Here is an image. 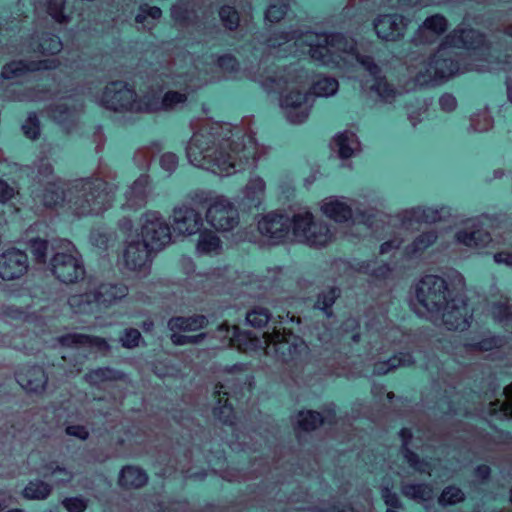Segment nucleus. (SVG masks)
<instances>
[{
  "label": "nucleus",
  "instance_id": "56",
  "mask_svg": "<svg viewBox=\"0 0 512 512\" xmlns=\"http://www.w3.org/2000/svg\"><path fill=\"white\" fill-rule=\"evenodd\" d=\"M287 1L281 0L280 4H271L265 13L266 20L272 23L280 21L287 13Z\"/></svg>",
  "mask_w": 512,
  "mask_h": 512
},
{
  "label": "nucleus",
  "instance_id": "55",
  "mask_svg": "<svg viewBox=\"0 0 512 512\" xmlns=\"http://www.w3.org/2000/svg\"><path fill=\"white\" fill-rule=\"evenodd\" d=\"M25 136L29 139H36L40 134V123L35 113H30L22 125Z\"/></svg>",
  "mask_w": 512,
  "mask_h": 512
},
{
  "label": "nucleus",
  "instance_id": "7",
  "mask_svg": "<svg viewBox=\"0 0 512 512\" xmlns=\"http://www.w3.org/2000/svg\"><path fill=\"white\" fill-rule=\"evenodd\" d=\"M367 331L372 338L371 351L369 353V363L364 369L357 372L359 376L370 377L373 375H383L399 366H409L413 363V357L409 353H400L388 360H383L381 351L389 345L395 343L396 340L401 342L409 339L400 328L390 325L386 315L381 313L377 317H373L366 323Z\"/></svg>",
  "mask_w": 512,
  "mask_h": 512
},
{
  "label": "nucleus",
  "instance_id": "28",
  "mask_svg": "<svg viewBox=\"0 0 512 512\" xmlns=\"http://www.w3.org/2000/svg\"><path fill=\"white\" fill-rule=\"evenodd\" d=\"M448 28V20L441 14H434L427 17L418 28L415 35V41L418 43L434 42L439 36L444 34Z\"/></svg>",
  "mask_w": 512,
  "mask_h": 512
},
{
  "label": "nucleus",
  "instance_id": "24",
  "mask_svg": "<svg viewBox=\"0 0 512 512\" xmlns=\"http://www.w3.org/2000/svg\"><path fill=\"white\" fill-rule=\"evenodd\" d=\"M151 251L140 238L129 240L123 254L125 266L131 271L146 272L151 263Z\"/></svg>",
  "mask_w": 512,
  "mask_h": 512
},
{
  "label": "nucleus",
  "instance_id": "20",
  "mask_svg": "<svg viewBox=\"0 0 512 512\" xmlns=\"http://www.w3.org/2000/svg\"><path fill=\"white\" fill-rule=\"evenodd\" d=\"M28 257L19 249H8L0 255V277L13 280L23 276L28 270Z\"/></svg>",
  "mask_w": 512,
  "mask_h": 512
},
{
  "label": "nucleus",
  "instance_id": "36",
  "mask_svg": "<svg viewBox=\"0 0 512 512\" xmlns=\"http://www.w3.org/2000/svg\"><path fill=\"white\" fill-rule=\"evenodd\" d=\"M196 250L201 255H218L222 250V241L211 230L199 232Z\"/></svg>",
  "mask_w": 512,
  "mask_h": 512
},
{
  "label": "nucleus",
  "instance_id": "30",
  "mask_svg": "<svg viewBox=\"0 0 512 512\" xmlns=\"http://www.w3.org/2000/svg\"><path fill=\"white\" fill-rule=\"evenodd\" d=\"M59 342L64 347H89L97 351H106L109 348L106 340L100 337L89 336L82 333H69L59 338Z\"/></svg>",
  "mask_w": 512,
  "mask_h": 512
},
{
  "label": "nucleus",
  "instance_id": "51",
  "mask_svg": "<svg viewBox=\"0 0 512 512\" xmlns=\"http://www.w3.org/2000/svg\"><path fill=\"white\" fill-rule=\"evenodd\" d=\"M463 500H464V493L460 488L455 487V486H448L441 493V495L439 497V504H441L443 506L453 505V504L459 503Z\"/></svg>",
  "mask_w": 512,
  "mask_h": 512
},
{
  "label": "nucleus",
  "instance_id": "37",
  "mask_svg": "<svg viewBox=\"0 0 512 512\" xmlns=\"http://www.w3.org/2000/svg\"><path fill=\"white\" fill-rule=\"evenodd\" d=\"M122 377V374L110 368H98L88 373L85 378L93 386L107 388L112 382Z\"/></svg>",
  "mask_w": 512,
  "mask_h": 512
},
{
  "label": "nucleus",
  "instance_id": "50",
  "mask_svg": "<svg viewBox=\"0 0 512 512\" xmlns=\"http://www.w3.org/2000/svg\"><path fill=\"white\" fill-rule=\"evenodd\" d=\"M339 296V289L332 287L327 291H323L319 294L315 307L324 311L327 316L331 315L329 308L334 304L336 298Z\"/></svg>",
  "mask_w": 512,
  "mask_h": 512
},
{
  "label": "nucleus",
  "instance_id": "3",
  "mask_svg": "<svg viewBox=\"0 0 512 512\" xmlns=\"http://www.w3.org/2000/svg\"><path fill=\"white\" fill-rule=\"evenodd\" d=\"M162 86L166 91L161 96L148 92L138 99L134 90L122 81H114L107 85L96 101L107 109L130 112H170L184 107L188 96L201 85L220 80L219 76L208 75V69L199 71L195 78L188 71H171L160 75Z\"/></svg>",
  "mask_w": 512,
  "mask_h": 512
},
{
  "label": "nucleus",
  "instance_id": "6",
  "mask_svg": "<svg viewBox=\"0 0 512 512\" xmlns=\"http://www.w3.org/2000/svg\"><path fill=\"white\" fill-rule=\"evenodd\" d=\"M23 2L24 0H19ZM34 6V26L35 30L32 35L27 33L23 23L27 22L28 16L23 19L13 18L12 20L0 21V32L18 29L20 43L13 45V53L29 56V55H45L56 54L62 49V42L59 37L40 29L45 27L50 20L57 23L67 22L68 17L63 12L64 0H39L33 3Z\"/></svg>",
  "mask_w": 512,
  "mask_h": 512
},
{
  "label": "nucleus",
  "instance_id": "59",
  "mask_svg": "<svg viewBox=\"0 0 512 512\" xmlns=\"http://www.w3.org/2000/svg\"><path fill=\"white\" fill-rule=\"evenodd\" d=\"M141 339V333L134 328L125 329L123 336L120 338L121 344L125 348H134L138 346Z\"/></svg>",
  "mask_w": 512,
  "mask_h": 512
},
{
  "label": "nucleus",
  "instance_id": "33",
  "mask_svg": "<svg viewBox=\"0 0 512 512\" xmlns=\"http://www.w3.org/2000/svg\"><path fill=\"white\" fill-rule=\"evenodd\" d=\"M437 238L438 236L433 230L418 235L412 243L405 247L403 252L405 260L419 259L422 254L436 242Z\"/></svg>",
  "mask_w": 512,
  "mask_h": 512
},
{
  "label": "nucleus",
  "instance_id": "45",
  "mask_svg": "<svg viewBox=\"0 0 512 512\" xmlns=\"http://www.w3.org/2000/svg\"><path fill=\"white\" fill-rule=\"evenodd\" d=\"M338 81L332 77H320L312 83V94L318 97H329L338 90Z\"/></svg>",
  "mask_w": 512,
  "mask_h": 512
},
{
  "label": "nucleus",
  "instance_id": "15",
  "mask_svg": "<svg viewBox=\"0 0 512 512\" xmlns=\"http://www.w3.org/2000/svg\"><path fill=\"white\" fill-rule=\"evenodd\" d=\"M484 226L493 227V221L488 215H482L471 220V230H459L456 235L458 244L477 250L485 248H496V241L490 233L483 229Z\"/></svg>",
  "mask_w": 512,
  "mask_h": 512
},
{
  "label": "nucleus",
  "instance_id": "17",
  "mask_svg": "<svg viewBox=\"0 0 512 512\" xmlns=\"http://www.w3.org/2000/svg\"><path fill=\"white\" fill-rule=\"evenodd\" d=\"M397 267L405 269L407 265L402 263L400 265L394 264L390 266L389 264H380L377 260L368 262L355 261L354 263H350L342 259L336 260L333 263V269L338 272H343L345 275L352 276L354 273L359 272L370 275L376 279H386Z\"/></svg>",
  "mask_w": 512,
  "mask_h": 512
},
{
  "label": "nucleus",
  "instance_id": "58",
  "mask_svg": "<svg viewBox=\"0 0 512 512\" xmlns=\"http://www.w3.org/2000/svg\"><path fill=\"white\" fill-rule=\"evenodd\" d=\"M111 235L103 229H95L90 234L91 243L101 249H106L109 246Z\"/></svg>",
  "mask_w": 512,
  "mask_h": 512
},
{
  "label": "nucleus",
  "instance_id": "41",
  "mask_svg": "<svg viewBox=\"0 0 512 512\" xmlns=\"http://www.w3.org/2000/svg\"><path fill=\"white\" fill-rule=\"evenodd\" d=\"M33 469L44 477H55V480L59 483H65L70 481L72 473L67 469L56 465L53 462H45L39 467H33Z\"/></svg>",
  "mask_w": 512,
  "mask_h": 512
},
{
  "label": "nucleus",
  "instance_id": "43",
  "mask_svg": "<svg viewBox=\"0 0 512 512\" xmlns=\"http://www.w3.org/2000/svg\"><path fill=\"white\" fill-rule=\"evenodd\" d=\"M503 346V339L496 336H487L480 341H472L464 344L463 349L468 353L491 351Z\"/></svg>",
  "mask_w": 512,
  "mask_h": 512
},
{
  "label": "nucleus",
  "instance_id": "40",
  "mask_svg": "<svg viewBox=\"0 0 512 512\" xmlns=\"http://www.w3.org/2000/svg\"><path fill=\"white\" fill-rule=\"evenodd\" d=\"M214 67L221 70L224 73V78L227 79H238L241 78L239 71V63L235 57L229 54L218 57L216 60L213 59Z\"/></svg>",
  "mask_w": 512,
  "mask_h": 512
},
{
  "label": "nucleus",
  "instance_id": "44",
  "mask_svg": "<svg viewBox=\"0 0 512 512\" xmlns=\"http://www.w3.org/2000/svg\"><path fill=\"white\" fill-rule=\"evenodd\" d=\"M325 420L330 421V416L323 417L320 413L311 410L300 412L297 416L298 427L304 431L316 429Z\"/></svg>",
  "mask_w": 512,
  "mask_h": 512
},
{
  "label": "nucleus",
  "instance_id": "57",
  "mask_svg": "<svg viewBox=\"0 0 512 512\" xmlns=\"http://www.w3.org/2000/svg\"><path fill=\"white\" fill-rule=\"evenodd\" d=\"M161 14L162 12L160 8L143 5L140 7V12L136 16V22L146 27L147 25L145 22L148 17H150L152 20H156L161 17Z\"/></svg>",
  "mask_w": 512,
  "mask_h": 512
},
{
  "label": "nucleus",
  "instance_id": "22",
  "mask_svg": "<svg viewBox=\"0 0 512 512\" xmlns=\"http://www.w3.org/2000/svg\"><path fill=\"white\" fill-rule=\"evenodd\" d=\"M57 61L55 59L49 60H28L21 59L12 61L6 64L1 72L4 79H19L26 77L28 74L42 70L55 69Z\"/></svg>",
  "mask_w": 512,
  "mask_h": 512
},
{
  "label": "nucleus",
  "instance_id": "27",
  "mask_svg": "<svg viewBox=\"0 0 512 512\" xmlns=\"http://www.w3.org/2000/svg\"><path fill=\"white\" fill-rule=\"evenodd\" d=\"M82 107L72 96H60L59 102L50 108L51 117L66 130H70L77 120L78 110Z\"/></svg>",
  "mask_w": 512,
  "mask_h": 512
},
{
  "label": "nucleus",
  "instance_id": "26",
  "mask_svg": "<svg viewBox=\"0 0 512 512\" xmlns=\"http://www.w3.org/2000/svg\"><path fill=\"white\" fill-rule=\"evenodd\" d=\"M408 21L398 14H386L379 16L374 21V29L377 36L386 41H395L403 37Z\"/></svg>",
  "mask_w": 512,
  "mask_h": 512
},
{
  "label": "nucleus",
  "instance_id": "10",
  "mask_svg": "<svg viewBox=\"0 0 512 512\" xmlns=\"http://www.w3.org/2000/svg\"><path fill=\"white\" fill-rule=\"evenodd\" d=\"M128 287L119 282H104L83 294L71 295L68 303L75 313L96 314L126 297Z\"/></svg>",
  "mask_w": 512,
  "mask_h": 512
},
{
  "label": "nucleus",
  "instance_id": "54",
  "mask_svg": "<svg viewBox=\"0 0 512 512\" xmlns=\"http://www.w3.org/2000/svg\"><path fill=\"white\" fill-rule=\"evenodd\" d=\"M219 16L223 24L229 29L234 30L238 27L239 16L237 11L231 6H223L219 11Z\"/></svg>",
  "mask_w": 512,
  "mask_h": 512
},
{
  "label": "nucleus",
  "instance_id": "25",
  "mask_svg": "<svg viewBox=\"0 0 512 512\" xmlns=\"http://www.w3.org/2000/svg\"><path fill=\"white\" fill-rule=\"evenodd\" d=\"M448 214L446 208L440 210L430 207H415L403 211L400 214L401 228L404 230H414L421 223H432L441 220Z\"/></svg>",
  "mask_w": 512,
  "mask_h": 512
},
{
  "label": "nucleus",
  "instance_id": "63",
  "mask_svg": "<svg viewBox=\"0 0 512 512\" xmlns=\"http://www.w3.org/2000/svg\"><path fill=\"white\" fill-rule=\"evenodd\" d=\"M63 505L69 512H83L87 507L86 502L79 497L66 498Z\"/></svg>",
  "mask_w": 512,
  "mask_h": 512
},
{
  "label": "nucleus",
  "instance_id": "2",
  "mask_svg": "<svg viewBox=\"0 0 512 512\" xmlns=\"http://www.w3.org/2000/svg\"><path fill=\"white\" fill-rule=\"evenodd\" d=\"M262 149L252 134H242L230 124L206 123L186 146L189 162L219 176L254 169Z\"/></svg>",
  "mask_w": 512,
  "mask_h": 512
},
{
  "label": "nucleus",
  "instance_id": "35",
  "mask_svg": "<svg viewBox=\"0 0 512 512\" xmlns=\"http://www.w3.org/2000/svg\"><path fill=\"white\" fill-rule=\"evenodd\" d=\"M400 437L402 439V452L407 463L412 467L415 471L420 473H427L429 475L432 474L433 468L430 462L419 460L417 454L412 452L408 445L409 440L412 437L411 431L408 428H403L400 431Z\"/></svg>",
  "mask_w": 512,
  "mask_h": 512
},
{
  "label": "nucleus",
  "instance_id": "14",
  "mask_svg": "<svg viewBox=\"0 0 512 512\" xmlns=\"http://www.w3.org/2000/svg\"><path fill=\"white\" fill-rule=\"evenodd\" d=\"M207 223L219 232H229L239 224V212L234 202L225 195L217 198L207 207L205 212Z\"/></svg>",
  "mask_w": 512,
  "mask_h": 512
},
{
  "label": "nucleus",
  "instance_id": "47",
  "mask_svg": "<svg viewBox=\"0 0 512 512\" xmlns=\"http://www.w3.org/2000/svg\"><path fill=\"white\" fill-rule=\"evenodd\" d=\"M53 242V240L51 241ZM51 244L47 240L41 238H33L29 240L30 251L38 263H46L48 248Z\"/></svg>",
  "mask_w": 512,
  "mask_h": 512
},
{
  "label": "nucleus",
  "instance_id": "48",
  "mask_svg": "<svg viewBox=\"0 0 512 512\" xmlns=\"http://www.w3.org/2000/svg\"><path fill=\"white\" fill-rule=\"evenodd\" d=\"M219 194L210 189L198 188L190 191L187 198L196 205H208L218 197Z\"/></svg>",
  "mask_w": 512,
  "mask_h": 512
},
{
  "label": "nucleus",
  "instance_id": "4",
  "mask_svg": "<svg viewBox=\"0 0 512 512\" xmlns=\"http://www.w3.org/2000/svg\"><path fill=\"white\" fill-rule=\"evenodd\" d=\"M28 177L46 182L42 195H37L46 207L67 206L77 216L98 215L114 201L115 188L100 178L77 179L71 183L53 181V169L46 157H40L33 168L26 167Z\"/></svg>",
  "mask_w": 512,
  "mask_h": 512
},
{
  "label": "nucleus",
  "instance_id": "39",
  "mask_svg": "<svg viewBox=\"0 0 512 512\" xmlns=\"http://www.w3.org/2000/svg\"><path fill=\"white\" fill-rule=\"evenodd\" d=\"M146 473L134 466L124 467L119 476V484L123 487L138 488L147 482Z\"/></svg>",
  "mask_w": 512,
  "mask_h": 512
},
{
  "label": "nucleus",
  "instance_id": "61",
  "mask_svg": "<svg viewBox=\"0 0 512 512\" xmlns=\"http://www.w3.org/2000/svg\"><path fill=\"white\" fill-rule=\"evenodd\" d=\"M172 18L180 24H186L190 19V12L185 3H177L171 9Z\"/></svg>",
  "mask_w": 512,
  "mask_h": 512
},
{
  "label": "nucleus",
  "instance_id": "64",
  "mask_svg": "<svg viewBox=\"0 0 512 512\" xmlns=\"http://www.w3.org/2000/svg\"><path fill=\"white\" fill-rule=\"evenodd\" d=\"M439 105L443 111L451 112L456 108L457 100L452 94L445 93L440 97Z\"/></svg>",
  "mask_w": 512,
  "mask_h": 512
},
{
  "label": "nucleus",
  "instance_id": "52",
  "mask_svg": "<svg viewBox=\"0 0 512 512\" xmlns=\"http://www.w3.org/2000/svg\"><path fill=\"white\" fill-rule=\"evenodd\" d=\"M492 127V118L487 109L471 117V129L475 132H484Z\"/></svg>",
  "mask_w": 512,
  "mask_h": 512
},
{
  "label": "nucleus",
  "instance_id": "5",
  "mask_svg": "<svg viewBox=\"0 0 512 512\" xmlns=\"http://www.w3.org/2000/svg\"><path fill=\"white\" fill-rule=\"evenodd\" d=\"M414 311L436 324L441 322L448 330H465L472 317L466 301L461 296L452 297L445 280L436 275H426L415 285Z\"/></svg>",
  "mask_w": 512,
  "mask_h": 512
},
{
  "label": "nucleus",
  "instance_id": "18",
  "mask_svg": "<svg viewBox=\"0 0 512 512\" xmlns=\"http://www.w3.org/2000/svg\"><path fill=\"white\" fill-rule=\"evenodd\" d=\"M257 227L261 235L278 244L290 235L291 221L288 215L271 211L259 218Z\"/></svg>",
  "mask_w": 512,
  "mask_h": 512
},
{
  "label": "nucleus",
  "instance_id": "34",
  "mask_svg": "<svg viewBox=\"0 0 512 512\" xmlns=\"http://www.w3.org/2000/svg\"><path fill=\"white\" fill-rule=\"evenodd\" d=\"M331 146L338 152L340 158L347 159L359 150L360 143L355 133L344 131L334 137Z\"/></svg>",
  "mask_w": 512,
  "mask_h": 512
},
{
  "label": "nucleus",
  "instance_id": "60",
  "mask_svg": "<svg viewBox=\"0 0 512 512\" xmlns=\"http://www.w3.org/2000/svg\"><path fill=\"white\" fill-rule=\"evenodd\" d=\"M160 167L171 175L178 167V156L172 152L164 153L160 157Z\"/></svg>",
  "mask_w": 512,
  "mask_h": 512
},
{
  "label": "nucleus",
  "instance_id": "31",
  "mask_svg": "<svg viewBox=\"0 0 512 512\" xmlns=\"http://www.w3.org/2000/svg\"><path fill=\"white\" fill-rule=\"evenodd\" d=\"M52 93L48 90H35L23 84L12 83L6 89V97L13 101H42L49 99Z\"/></svg>",
  "mask_w": 512,
  "mask_h": 512
},
{
  "label": "nucleus",
  "instance_id": "13",
  "mask_svg": "<svg viewBox=\"0 0 512 512\" xmlns=\"http://www.w3.org/2000/svg\"><path fill=\"white\" fill-rule=\"evenodd\" d=\"M141 241L151 250H162L172 240L171 226L157 210H147L139 218Z\"/></svg>",
  "mask_w": 512,
  "mask_h": 512
},
{
  "label": "nucleus",
  "instance_id": "21",
  "mask_svg": "<svg viewBox=\"0 0 512 512\" xmlns=\"http://www.w3.org/2000/svg\"><path fill=\"white\" fill-rule=\"evenodd\" d=\"M152 183L148 174H141L125 190V201L122 204L124 209L139 210L144 207L152 193Z\"/></svg>",
  "mask_w": 512,
  "mask_h": 512
},
{
  "label": "nucleus",
  "instance_id": "32",
  "mask_svg": "<svg viewBox=\"0 0 512 512\" xmlns=\"http://www.w3.org/2000/svg\"><path fill=\"white\" fill-rule=\"evenodd\" d=\"M226 388L225 384H219L215 387L218 400L217 405L213 408V414L224 424L234 425L235 412L233 405L229 398L224 399L225 396L230 394Z\"/></svg>",
  "mask_w": 512,
  "mask_h": 512
},
{
  "label": "nucleus",
  "instance_id": "46",
  "mask_svg": "<svg viewBox=\"0 0 512 512\" xmlns=\"http://www.w3.org/2000/svg\"><path fill=\"white\" fill-rule=\"evenodd\" d=\"M162 149V144L159 141L152 142L148 147L139 148L134 154V162L140 169H147L150 165L151 159L156 151Z\"/></svg>",
  "mask_w": 512,
  "mask_h": 512
},
{
  "label": "nucleus",
  "instance_id": "12",
  "mask_svg": "<svg viewBox=\"0 0 512 512\" xmlns=\"http://www.w3.org/2000/svg\"><path fill=\"white\" fill-rule=\"evenodd\" d=\"M290 221V233L300 243L311 247H322L334 238L331 227L321 220H315L308 208L299 209L293 214Z\"/></svg>",
  "mask_w": 512,
  "mask_h": 512
},
{
  "label": "nucleus",
  "instance_id": "1",
  "mask_svg": "<svg viewBox=\"0 0 512 512\" xmlns=\"http://www.w3.org/2000/svg\"><path fill=\"white\" fill-rule=\"evenodd\" d=\"M258 50L267 54L259 63V70L263 71L249 72L247 77L259 83L267 93L281 94L280 107L286 119L293 124L303 123L309 117L312 96L305 92V89L311 83V76L298 64L290 65L283 70L264 67L270 55L277 58L309 57L318 65L329 68L344 69L359 65L371 77V84L367 81L363 84L364 89H370L382 101L389 103L398 95V91L381 76V69L374 60L370 56L361 55L356 41L341 33L303 32L298 29L281 32L267 38L261 48L255 47V58Z\"/></svg>",
  "mask_w": 512,
  "mask_h": 512
},
{
  "label": "nucleus",
  "instance_id": "8",
  "mask_svg": "<svg viewBox=\"0 0 512 512\" xmlns=\"http://www.w3.org/2000/svg\"><path fill=\"white\" fill-rule=\"evenodd\" d=\"M230 340L245 352L264 350L266 354H275L283 362L301 360L308 351L306 343L298 336L286 333V328L274 327L272 332L263 333L260 338L252 333H239L233 327Z\"/></svg>",
  "mask_w": 512,
  "mask_h": 512
},
{
  "label": "nucleus",
  "instance_id": "11",
  "mask_svg": "<svg viewBox=\"0 0 512 512\" xmlns=\"http://www.w3.org/2000/svg\"><path fill=\"white\" fill-rule=\"evenodd\" d=\"M53 255L48 268L63 283H74L85 275L81 256L75 245L67 239H54L51 244Z\"/></svg>",
  "mask_w": 512,
  "mask_h": 512
},
{
  "label": "nucleus",
  "instance_id": "29",
  "mask_svg": "<svg viewBox=\"0 0 512 512\" xmlns=\"http://www.w3.org/2000/svg\"><path fill=\"white\" fill-rule=\"evenodd\" d=\"M17 383L26 391L38 393L44 390L47 377L40 366H28L15 374Z\"/></svg>",
  "mask_w": 512,
  "mask_h": 512
},
{
  "label": "nucleus",
  "instance_id": "23",
  "mask_svg": "<svg viewBox=\"0 0 512 512\" xmlns=\"http://www.w3.org/2000/svg\"><path fill=\"white\" fill-rule=\"evenodd\" d=\"M266 182L258 175H251L237 198L238 205L244 210L258 209L264 202Z\"/></svg>",
  "mask_w": 512,
  "mask_h": 512
},
{
  "label": "nucleus",
  "instance_id": "16",
  "mask_svg": "<svg viewBox=\"0 0 512 512\" xmlns=\"http://www.w3.org/2000/svg\"><path fill=\"white\" fill-rule=\"evenodd\" d=\"M171 221L174 233L179 236L196 235L204 225L201 212L189 203L175 205L172 210Z\"/></svg>",
  "mask_w": 512,
  "mask_h": 512
},
{
  "label": "nucleus",
  "instance_id": "49",
  "mask_svg": "<svg viewBox=\"0 0 512 512\" xmlns=\"http://www.w3.org/2000/svg\"><path fill=\"white\" fill-rule=\"evenodd\" d=\"M50 490V486L42 481H31L23 493L28 499H44L49 495Z\"/></svg>",
  "mask_w": 512,
  "mask_h": 512
},
{
  "label": "nucleus",
  "instance_id": "9",
  "mask_svg": "<svg viewBox=\"0 0 512 512\" xmlns=\"http://www.w3.org/2000/svg\"><path fill=\"white\" fill-rule=\"evenodd\" d=\"M352 203L342 196H329L320 203V210L323 215L337 223H346L349 230L346 232L350 237L358 238L367 234L375 235L377 230L374 222L366 214L353 215Z\"/></svg>",
  "mask_w": 512,
  "mask_h": 512
},
{
  "label": "nucleus",
  "instance_id": "62",
  "mask_svg": "<svg viewBox=\"0 0 512 512\" xmlns=\"http://www.w3.org/2000/svg\"><path fill=\"white\" fill-rule=\"evenodd\" d=\"M118 227L120 231L126 236V244L129 240L137 239L140 236L137 231L134 230L133 221L130 218H122L118 223Z\"/></svg>",
  "mask_w": 512,
  "mask_h": 512
},
{
  "label": "nucleus",
  "instance_id": "42",
  "mask_svg": "<svg viewBox=\"0 0 512 512\" xmlns=\"http://www.w3.org/2000/svg\"><path fill=\"white\" fill-rule=\"evenodd\" d=\"M402 493L409 499L425 503L433 497L432 488L427 484H405Z\"/></svg>",
  "mask_w": 512,
  "mask_h": 512
},
{
  "label": "nucleus",
  "instance_id": "53",
  "mask_svg": "<svg viewBox=\"0 0 512 512\" xmlns=\"http://www.w3.org/2000/svg\"><path fill=\"white\" fill-rule=\"evenodd\" d=\"M270 320V314L265 308H255L248 312L246 315V321L253 327H262L266 325Z\"/></svg>",
  "mask_w": 512,
  "mask_h": 512
},
{
  "label": "nucleus",
  "instance_id": "19",
  "mask_svg": "<svg viewBox=\"0 0 512 512\" xmlns=\"http://www.w3.org/2000/svg\"><path fill=\"white\" fill-rule=\"evenodd\" d=\"M207 318L204 315H194L190 317H174L168 322V327L174 333L171 335V341L175 345H185L188 343H198L204 338V334L200 333L195 336H187L176 333L175 331H195L205 327Z\"/></svg>",
  "mask_w": 512,
  "mask_h": 512
},
{
  "label": "nucleus",
  "instance_id": "38",
  "mask_svg": "<svg viewBox=\"0 0 512 512\" xmlns=\"http://www.w3.org/2000/svg\"><path fill=\"white\" fill-rule=\"evenodd\" d=\"M491 313L494 320L503 326L512 325V298L502 295L499 301L492 304Z\"/></svg>",
  "mask_w": 512,
  "mask_h": 512
}]
</instances>
